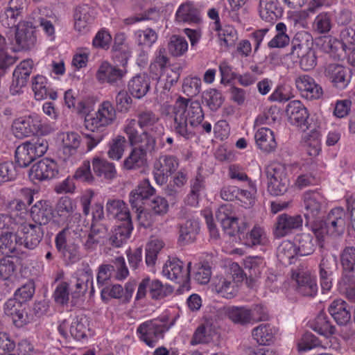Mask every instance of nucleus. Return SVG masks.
<instances>
[{"mask_svg":"<svg viewBox=\"0 0 355 355\" xmlns=\"http://www.w3.org/2000/svg\"><path fill=\"white\" fill-rule=\"evenodd\" d=\"M173 115L174 132L186 139L194 136V127L204 119L200 103L182 97H179L173 105Z\"/></svg>","mask_w":355,"mask_h":355,"instance_id":"1","label":"nucleus"},{"mask_svg":"<svg viewBox=\"0 0 355 355\" xmlns=\"http://www.w3.org/2000/svg\"><path fill=\"white\" fill-rule=\"evenodd\" d=\"M346 214L343 208L336 207L328 214L324 221L320 220L311 225V230L318 242L323 241L327 235L337 236L345 230Z\"/></svg>","mask_w":355,"mask_h":355,"instance_id":"2","label":"nucleus"},{"mask_svg":"<svg viewBox=\"0 0 355 355\" xmlns=\"http://www.w3.org/2000/svg\"><path fill=\"white\" fill-rule=\"evenodd\" d=\"M172 324L166 316L148 320L138 326L137 334L140 340L153 347L159 340L164 338Z\"/></svg>","mask_w":355,"mask_h":355,"instance_id":"3","label":"nucleus"},{"mask_svg":"<svg viewBox=\"0 0 355 355\" xmlns=\"http://www.w3.org/2000/svg\"><path fill=\"white\" fill-rule=\"evenodd\" d=\"M123 130L127 135L128 141L131 146L142 149L146 155L148 153L155 152L157 141L153 135L155 133L147 130H144L139 133L136 125V119H127Z\"/></svg>","mask_w":355,"mask_h":355,"instance_id":"4","label":"nucleus"},{"mask_svg":"<svg viewBox=\"0 0 355 355\" xmlns=\"http://www.w3.org/2000/svg\"><path fill=\"white\" fill-rule=\"evenodd\" d=\"M266 174L270 194L277 196L287 191L290 181L285 164L278 162L270 163L266 168Z\"/></svg>","mask_w":355,"mask_h":355,"instance_id":"5","label":"nucleus"},{"mask_svg":"<svg viewBox=\"0 0 355 355\" xmlns=\"http://www.w3.org/2000/svg\"><path fill=\"white\" fill-rule=\"evenodd\" d=\"M48 147V142L43 137L24 142L15 150V162L19 167H26L37 157L44 155Z\"/></svg>","mask_w":355,"mask_h":355,"instance_id":"6","label":"nucleus"},{"mask_svg":"<svg viewBox=\"0 0 355 355\" xmlns=\"http://www.w3.org/2000/svg\"><path fill=\"white\" fill-rule=\"evenodd\" d=\"M116 118L115 108L110 101H105L99 105L98 111L94 114H87L85 116L84 125L91 132L101 131L112 124Z\"/></svg>","mask_w":355,"mask_h":355,"instance_id":"7","label":"nucleus"},{"mask_svg":"<svg viewBox=\"0 0 355 355\" xmlns=\"http://www.w3.org/2000/svg\"><path fill=\"white\" fill-rule=\"evenodd\" d=\"M302 199L306 223L312 225L315 222H319L327 207L324 196L316 191H309L303 194Z\"/></svg>","mask_w":355,"mask_h":355,"instance_id":"8","label":"nucleus"},{"mask_svg":"<svg viewBox=\"0 0 355 355\" xmlns=\"http://www.w3.org/2000/svg\"><path fill=\"white\" fill-rule=\"evenodd\" d=\"M216 218L231 236L244 233L249 225L245 218H239L233 214L230 205H221L216 213Z\"/></svg>","mask_w":355,"mask_h":355,"instance_id":"9","label":"nucleus"},{"mask_svg":"<svg viewBox=\"0 0 355 355\" xmlns=\"http://www.w3.org/2000/svg\"><path fill=\"white\" fill-rule=\"evenodd\" d=\"M125 62L121 67L112 65L107 62H103L100 65L96 77L101 83H107L112 86H120L123 84V78L128 73L125 64L128 61V56L124 58Z\"/></svg>","mask_w":355,"mask_h":355,"instance_id":"10","label":"nucleus"},{"mask_svg":"<svg viewBox=\"0 0 355 355\" xmlns=\"http://www.w3.org/2000/svg\"><path fill=\"white\" fill-rule=\"evenodd\" d=\"M179 160L171 155H161L153 163V175L155 182L162 185L178 168Z\"/></svg>","mask_w":355,"mask_h":355,"instance_id":"11","label":"nucleus"},{"mask_svg":"<svg viewBox=\"0 0 355 355\" xmlns=\"http://www.w3.org/2000/svg\"><path fill=\"white\" fill-rule=\"evenodd\" d=\"M191 265V263L189 262L185 268L184 263L179 259H169L163 266L162 274L168 279L182 284L185 286L189 281Z\"/></svg>","mask_w":355,"mask_h":355,"instance_id":"12","label":"nucleus"},{"mask_svg":"<svg viewBox=\"0 0 355 355\" xmlns=\"http://www.w3.org/2000/svg\"><path fill=\"white\" fill-rule=\"evenodd\" d=\"M303 219L300 215L282 214L277 216L272 233L275 238L286 236L302 227Z\"/></svg>","mask_w":355,"mask_h":355,"instance_id":"13","label":"nucleus"},{"mask_svg":"<svg viewBox=\"0 0 355 355\" xmlns=\"http://www.w3.org/2000/svg\"><path fill=\"white\" fill-rule=\"evenodd\" d=\"M21 236V244L29 250L35 249L44 236L42 226L31 223H22L17 227Z\"/></svg>","mask_w":355,"mask_h":355,"instance_id":"14","label":"nucleus"},{"mask_svg":"<svg viewBox=\"0 0 355 355\" xmlns=\"http://www.w3.org/2000/svg\"><path fill=\"white\" fill-rule=\"evenodd\" d=\"M41 126L40 117L36 114H33L15 120L12 125V130L16 137L21 139L38 133Z\"/></svg>","mask_w":355,"mask_h":355,"instance_id":"15","label":"nucleus"},{"mask_svg":"<svg viewBox=\"0 0 355 355\" xmlns=\"http://www.w3.org/2000/svg\"><path fill=\"white\" fill-rule=\"evenodd\" d=\"M36 42L35 27L31 21H21L16 26L15 51L28 50L34 46Z\"/></svg>","mask_w":355,"mask_h":355,"instance_id":"16","label":"nucleus"},{"mask_svg":"<svg viewBox=\"0 0 355 355\" xmlns=\"http://www.w3.org/2000/svg\"><path fill=\"white\" fill-rule=\"evenodd\" d=\"M58 171L55 162L50 159H43L31 166L28 175L33 180L44 181L55 178Z\"/></svg>","mask_w":355,"mask_h":355,"instance_id":"17","label":"nucleus"},{"mask_svg":"<svg viewBox=\"0 0 355 355\" xmlns=\"http://www.w3.org/2000/svg\"><path fill=\"white\" fill-rule=\"evenodd\" d=\"M325 76L333 85L339 89L347 87L350 82V71L344 66L333 63L328 64L324 70Z\"/></svg>","mask_w":355,"mask_h":355,"instance_id":"18","label":"nucleus"},{"mask_svg":"<svg viewBox=\"0 0 355 355\" xmlns=\"http://www.w3.org/2000/svg\"><path fill=\"white\" fill-rule=\"evenodd\" d=\"M295 83L302 96L308 100L318 99L323 94L322 87L308 75L297 77Z\"/></svg>","mask_w":355,"mask_h":355,"instance_id":"19","label":"nucleus"},{"mask_svg":"<svg viewBox=\"0 0 355 355\" xmlns=\"http://www.w3.org/2000/svg\"><path fill=\"white\" fill-rule=\"evenodd\" d=\"M3 310L5 314L11 318L13 324L17 327H21L28 322L26 304L17 298L8 300Z\"/></svg>","mask_w":355,"mask_h":355,"instance_id":"20","label":"nucleus"},{"mask_svg":"<svg viewBox=\"0 0 355 355\" xmlns=\"http://www.w3.org/2000/svg\"><path fill=\"white\" fill-rule=\"evenodd\" d=\"M266 263L261 257H248L244 260L246 284L252 288L265 270Z\"/></svg>","mask_w":355,"mask_h":355,"instance_id":"21","label":"nucleus"},{"mask_svg":"<svg viewBox=\"0 0 355 355\" xmlns=\"http://www.w3.org/2000/svg\"><path fill=\"white\" fill-rule=\"evenodd\" d=\"M286 113L289 122L303 130L308 129L309 112L306 108L300 101H292L288 103L286 108Z\"/></svg>","mask_w":355,"mask_h":355,"instance_id":"22","label":"nucleus"},{"mask_svg":"<svg viewBox=\"0 0 355 355\" xmlns=\"http://www.w3.org/2000/svg\"><path fill=\"white\" fill-rule=\"evenodd\" d=\"M336 267V258L327 254L322 255L319 264V276L323 291H329L333 285V274Z\"/></svg>","mask_w":355,"mask_h":355,"instance_id":"23","label":"nucleus"},{"mask_svg":"<svg viewBox=\"0 0 355 355\" xmlns=\"http://www.w3.org/2000/svg\"><path fill=\"white\" fill-rule=\"evenodd\" d=\"M293 278L297 283V291L304 296L313 297L318 292V285L315 277L309 271H299L293 274Z\"/></svg>","mask_w":355,"mask_h":355,"instance_id":"24","label":"nucleus"},{"mask_svg":"<svg viewBox=\"0 0 355 355\" xmlns=\"http://www.w3.org/2000/svg\"><path fill=\"white\" fill-rule=\"evenodd\" d=\"M137 119L136 124L137 123L141 129L155 133L163 132L164 127L159 123V116L152 110H144L138 112Z\"/></svg>","mask_w":355,"mask_h":355,"instance_id":"25","label":"nucleus"},{"mask_svg":"<svg viewBox=\"0 0 355 355\" xmlns=\"http://www.w3.org/2000/svg\"><path fill=\"white\" fill-rule=\"evenodd\" d=\"M155 189L151 186L150 181L145 179L129 194V202L132 208L139 210L142 207L143 201L153 196Z\"/></svg>","mask_w":355,"mask_h":355,"instance_id":"26","label":"nucleus"},{"mask_svg":"<svg viewBox=\"0 0 355 355\" xmlns=\"http://www.w3.org/2000/svg\"><path fill=\"white\" fill-rule=\"evenodd\" d=\"M31 216L35 224L41 226L48 224L53 216L51 203L46 200H40L31 209Z\"/></svg>","mask_w":355,"mask_h":355,"instance_id":"27","label":"nucleus"},{"mask_svg":"<svg viewBox=\"0 0 355 355\" xmlns=\"http://www.w3.org/2000/svg\"><path fill=\"white\" fill-rule=\"evenodd\" d=\"M105 210L109 216L121 221V223L132 221L130 210L122 200L108 199L105 205Z\"/></svg>","mask_w":355,"mask_h":355,"instance_id":"28","label":"nucleus"},{"mask_svg":"<svg viewBox=\"0 0 355 355\" xmlns=\"http://www.w3.org/2000/svg\"><path fill=\"white\" fill-rule=\"evenodd\" d=\"M55 243L58 251L70 263H75L80 259L78 245L74 242L68 243L67 238L64 237L62 233L57 234Z\"/></svg>","mask_w":355,"mask_h":355,"instance_id":"29","label":"nucleus"},{"mask_svg":"<svg viewBox=\"0 0 355 355\" xmlns=\"http://www.w3.org/2000/svg\"><path fill=\"white\" fill-rule=\"evenodd\" d=\"M89 286H91V294L94 291L93 286V273L92 269L87 264L85 267L78 272V277L76 279L75 288L71 293L73 297H79L83 296L88 290Z\"/></svg>","mask_w":355,"mask_h":355,"instance_id":"30","label":"nucleus"},{"mask_svg":"<svg viewBox=\"0 0 355 355\" xmlns=\"http://www.w3.org/2000/svg\"><path fill=\"white\" fill-rule=\"evenodd\" d=\"M259 14L263 20L273 23L282 16L283 9L278 0H259Z\"/></svg>","mask_w":355,"mask_h":355,"instance_id":"31","label":"nucleus"},{"mask_svg":"<svg viewBox=\"0 0 355 355\" xmlns=\"http://www.w3.org/2000/svg\"><path fill=\"white\" fill-rule=\"evenodd\" d=\"M133 229L132 221L121 223L114 227L110 236L106 239L105 244L112 248H120L129 239Z\"/></svg>","mask_w":355,"mask_h":355,"instance_id":"32","label":"nucleus"},{"mask_svg":"<svg viewBox=\"0 0 355 355\" xmlns=\"http://www.w3.org/2000/svg\"><path fill=\"white\" fill-rule=\"evenodd\" d=\"M128 92L138 99L145 96L150 89V78L146 73L133 76L128 83Z\"/></svg>","mask_w":355,"mask_h":355,"instance_id":"33","label":"nucleus"},{"mask_svg":"<svg viewBox=\"0 0 355 355\" xmlns=\"http://www.w3.org/2000/svg\"><path fill=\"white\" fill-rule=\"evenodd\" d=\"M23 0H10L8 7L0 14V21L6 28L15 26L17 17L21 14Z\"/></svg>","mask_w":355,"mask_h":355,"instance_id":"34","label":"nucleus"},{"mask_svg":"<svg viewBox=\"0 0 355 355\" xmlns=\"http://www.w3.org/2000/svg\"><path fill=\"white\" fill-rule=\"evenodd\" d=\"M213 289L222 297L231 299L238 292V285L232 281V277L217 276L212 282Z\"/></svg>","mask_w":355,"mask_h":355,"instance_id":"35","label":"nucleus"},{"mask_svg":"<svg viewBox=\"0 0 355 355\" xmlns=\"http://www.w3.org/2000/svg\"><path fill=\"white\" fill-rule=\"evenodd\" d=\"M313 37L304 31L297 32L291 42V55L294 58L312 49Z\"/></svg>","mask_w":355,"mask_h":355,"instance_id":"36","label":"nucleus"},{"mask_svg":"<svg viewBox=\"0 0 355 355\" xmlns=\"http://www.w3.org/2000/svg\"><path fill=\"white\" fill-rule=\"evenodd\" d=\"M328 311L338 325L346 324L351 319L349 306L341 299L334 300L329 305Z\"/></svg>","mask_w":355,"mask_h":355,"instance_id":"37","label":"nucleus"},{"mask_svg":"<svg viewBox=\"0 0 355 355\" xmlns=\"http://www.w3.org/2000/svg\"><path fill=\"white\" fill-rule=\"evenodd\" d=\"M302 145L311 157H315L321 151V134L319 130L313 129L305 133L302 139Z\"/></svg>","mask_w":355,"mask_h":355,"instance_id":"38","label":"nucleus"},{"mask_svg":"<svg viewBox=\"0 0 355 355\" xmlns=\"http://www.w3.org/2000/svg\"><path fill=\"white\" fill-rule=\"evenodd\" d=\"M147 163V155L141 148L132 146L123 162L122 167L126 171H135L143 168Z\"/></svg>","mask_w":355,"mask_h":355,"instance_id":"39","label":"nucleus"},{"mask_svg":"<svg viewBox=\"0 0 355 355\" xmlns=\"http://www.w3.org/2000/svg\"><path fill=\"white\" fill-rule=\"evenodd\" d=\"M256 144L264 153H271L277 147L273 132L268 128H259L254 135Z\"/></svg>","mask_w":355,"mask_h":355,"instance_id":"40","label":"nucleus"},{"mask_svg":"<svg viewBox=\"0 0 355 355\" xmlns=\"http://www.w3.org/2000/svg\"><path fill=\"white\" fill-rule=\"evenodd\" d=\"M32 89L37 101L45 99L48 96L52 100H55L58 97L57 92L49 88L47 80L43 76L37 75L34 78Z\"/></svg>","mask_w":355,"mask_h":355,"instance_id":"41","label":"nucleus"},{"mask_svg":"<svg viewBox=\"0 0 355 355\" xmlns=\"http://www.w3.org/2000/svg\"><path fill=\"white\" fill-rule=\"evenodd\" d=\"M18 245H22L21 236L17 232L12 231L2 232L0 236V254H8L14 253Z\"/></svg>","mask_w":355,"mask_h":355,"instance_id":"42","label":"nucleus"},{"mask_svg":"<svg viewBox=\"0 0 355 355\" xmlns=\"http://www.w3.org/2000/svg\"><path fill=\"white\" fill-rule=\"evenodd\" d=\"M225 314L234 324L245 325L251 323L253 315L251 310L244 306H230L225 309Z\"/></svg>","mask_w":355,"mask_h":355,"instance_id":"43","label":"nucleus"},{"mask_svg":"<svg viewBox=\"0 0 355 355\" xmlns=\"http://www.w3.org/2000/svg\"><path fill=\"white\" fill-rule=\"evenodd\" d=\"M215 334L216 330L211 322L207 320L196 329L190 343L191 345L208 343L212 340Z\"/></svg>","mask_w":355,"mask_h":355,"instance_id":"44","label":"nucleus"},{"mask_svg":"<svg viewBox=\"0 0 355 355\" xmlns=\"http://www.w3.org/2000/svg\"><path fill=\"white\" fill-rule=\"evenodd\" d=\"M199 230V223L196 220H187L180 225L179 243L185 245L193 242Z\"/></svg>","mask_w":355,"mask_h":355,"instance_id":"45","label":"nucleus"},{"mask_svg":"<svg viewBox=\"0 0 355 355\" xmlns=\"http://www.w3.org/2000/svg\"><path fill=\"white\" fill-rule=\"evenodd\" d=\"M298 254L296 244L290 241H284L279 245L277 250V256L279 261L284 265H290L293 263V259Z\"/></svg>","mask_w":355,"mask_h":355,"instance_id":"46","label":"nucleus"},{"mask_svg":"<svg viewBox=\"0 0 355 355\" xmlns=\"http://www.w3.org/2000/svg\"><path fill=\"white\" fill-rule=\"evenodd\" d=\"M32 69L33 61L31 60L21 62L13 72V84L19 88L25 86L32 72Z\"/></svg>","mask_w":355,"mask_h":355,"instance_id":"47","label":"nucleus"},{"mask_svg":"<svg viewBox=\"0 0 355 355\" xmlns=\"http://www.w3.org/2000/svg\"><path fill=\"white\" fill-rule=\"evenodd\" d=\"M80 136L74 132H67L62 139V152L64 159L76 154L80 144Z\"/></svg>","mask_w":355,"mask_h":355,"instance_id":"48","label":"nucleus"},{"mask_svg":"<svg viewBox=\"0 0 355 355\" xmlns=\"http://www.w3.org/2000/svg\"><path fill=\"white\" fill-rule=\"evenodd\" d=\"M275 334V329L269 324H261L252 331L253 338L261 345H270L273 341Z\"/></svg>","mask_w":355,"mask_h":355,"instance_id":"49","label":"nucleus"},{"mask_svg":"<svg viewBox=\"0 0 355 355\" xmlns=\"http://www.w3.org/2000/svg\"><path fill=\"white\" fill-rule=\"evenodd\" d=\"M65 223L66 227L58 234L62 233L65 238H67V236L71 233H73L75 235L80 236L84 227V223L82 220L80 214L76 212L73 214L68 215Z\"/></svg>","mask_w":355,"mask_h":355,"instance_id":"50","label":"nucleus"},{"mask_svg":"<svg viewBox=\"0 0 355 355\" xmlns=\"http://www.w3.org/2000/svg\"><path fill=\"white\" fill-rule=\"evenodd\" d=\"M338 288L349 301L355 302V277L352 273L343 272Z\"/></svg>","mask_w":355,"mask_h":355,"instance_id":"51","label":"nucleus"},{"mask_svg":"<svg viewBox=\"0 0 355 355\" xmlns=\"http://www.w3.org/2000/svg\"><path fill=\"white\" fill-rule=\"evenodd\" d=\"M74 27L78 32H86L89 24L92 21V17L89 14V8L87 6H78L74 13Z\"/></svg>","mask_w":355,"mask_h":355,"instance_id":"52","label":"nucleus"},{"mask_svg":"<svg viewBox=\"0 0 355 355\" xmlns=\"http://www.w3.org/2000/svg\"><path fill=\"white\" fill-rule=\"evenodd\" d=\"M92 166L94 173L100 177L111 180L115 177L116 169L114 164L106 159L95 157L92 160Z\"/></svg>","mask_w":355,"mask_h":355,"instance_id":"53","label":"nucleus"},{"mask_svg":"<svg viewBox=\"0 0 355 355\" xmlns=\"http://www.w3.org/2000/svg\"><path fill=\"white\" fill-rule=\"evenodd\" d=\"M178 22L197 23L200 21L198 10L191 3L182 4L176 12Z\"/></svg>","mask_w":355,"mask_h":355,"instance_id":"54","label":"nucleus"},{"mask_svg":"<svg viewBox=\"0 0 355 355\" xmlns=\"http://www.w3.org/2000/svg\"><path fill=\"white\" fill-rule=\"evenodd\" d=\"M127 140L122 135H117L112 138L108 144V157L113 160H120L125 150Z\"/></svg>","mask_w":355,"mask_h":355,"instance_id":"55","label":"nucleus"},{"mask_svg":"<svg viewBox=\"0 0 355 355\" xmlns=\"http://www.w3.org/2000/svg\"><path fill=\"white\" fill-rule=\"evenodd\" d=\"M312 329L320 335L329 337L335 333L336 328L328 320L327 315L320 313L311 324Z\"/></svg>","mask_w":355,"mask_h":355,"instance_id":"56","label":"nucleus"},{"mask_svg":"<svg viewBox=\"0 0 355 355\" xmlns=\"http://www.w3.org/2000/svg\"><path fill=\"white\" fill-rule=\"evenodd\" d=\"M168 58L164 48H159L156 52L155 61L150 65V71L155 76L153 78L159 79L162 74L163 69L168 67Z\"/></svg>","mask_w":355,"mask_h":355,"instance_id":"57","label":"nucleus"},{"mask_svg":"<svg viewBox=\"0 0 355 355\" xmlns=\"http://www.w3.org/2000/svg\"><path fill=\"white\" fill-rule=\"evenodd\" d=\"M297 251L300 256L311 254L315 250V243L310 234L302 233L295 238Z\"/></svg>","mask_w":355,"mask_h":355,"instance_id":"58","label":"nucleus"},{"mask_svg":"<svg viewBox=\"0 0 355 355\" xmlns=\"http://www.w3.org/2000/svg\"><path fill=\"white\" fill-rule=\"evenodd\" d=\"M245 243L250 247L266 244L268 238L264 229L259 225L254 226L251 231L246 234Z\"/></svg>","mask_w":355,"mask_h":355,"instance_id":"59","label":"nucleus"},{"mask_svg":"<svg viewBox=\"0 0 355 355\" xmlns=\"http://www.w3.org/2000/svg\"><path fill=\"white\" fill-rule=\"evenodd\" d=\"M218 31V37L220 45H224L225 47L234 46L238 40L237 32L235 28L232 26H225L223 28L218 26V29H215Z\"/></svg>","mask_w":355,"mask_h":355,"instance_id":"60","label":"nucleus"},{"mask_svg":"<svg viewBox=\"0 0 355 355\" xmlns=\"http://www.w3.org/2000/svg\"><path fill=\"white\" fill-rule=\"evenodd\" d=\"M340 261L343 272L352 273L355 269V248L346 246L340 253Z\"/></svg>","mask_w":355,"mask_h":355,"instance_id":"61","label":"nucleus"},{"mask_svg":"<svg viewBox=\"0 0 355 355\" xmlns=\"http://www.w3.org/2000/svg\"><path fill=\"white\" fill-rule=\"evenodd\" d=\"M204 178L198 174L191 181V191L187 198L188 204L195 206L198 204L201 192L205 189Z\"/></svg>","mask_w":355,"mask_h":355,"instance_id":"62","label":"nucleus"},{"mask_svg":"<svg viewBox=\"0 0 355 355\" xmlns=\"http://www.w3.org/2000/svg\"><path fill=\"white\" fill-rule=\"evenodd\" d=\"M277 34L268 42V45L270 48H283L288 45L290 42V38L286 33V26L282 23L279 22L276 25Z\"/></svg>","mask_w":355,"mask_h":355,"instance_id":"63","label":"nucleus"},{"mask_svg":"<svg viewBox=\"0 0 355 355\" xmlns=\"http://www.w3.org/2000/svg\"><path fill=\"white\" fill-rule=\"evenodd\" d=\"M202 98L206 105L212 111H216L220 107L224 101L222 94L215 89L205 91Z\"/></svg>","mask_w":355,"mask_h":355,"instance_id":"64","label":"nucleus"}]
</instances>
